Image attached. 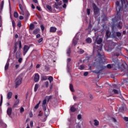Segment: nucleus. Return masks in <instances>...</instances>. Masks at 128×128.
Here are the masks:
<instances>
[{
  "mask_svg": "<svg viewBox=\"0 0 128 128\" xmlns=\"http://www.w3.org/2000/svg\"><path fill=\"white\" fill-rule=\"evenodd\" d=\"M126 108V105L124 104L120 108V110L121 112H122V110H124V108Z\"/></svg>",
  "mask_w": 128,
  "mask_h": 128,
  "instance_id": "25",
  "label": "nucleus"
},
{
  "mask_svg": "<svg viewBox=\"0 0 128 128\" xmlns=\"http://www.w3.org/2000/svg\"><path fill=\"white\" fill-rule=\"evenodd\" d=\"M24 1L22 0H21L19 4V8L20 10V14H22V16H24L25 18H28V16H30V12H28V11L26 10L24 12Z\"/></svg>",
  "mask_w": 128,
  "mask_h": 128,
  "instance_id": "4",
  "label": "nucleus"
},
{
  "mask_svg": "<svg viewBox=\"0 0 128 128\" xmlns=\"http://www.w3.org/2000/svg\"><path fill=\"white\" fill-rule=\"evenodd\" d=\"M112 92L115 94H118V90L113 89Z\"/></svg>",
  "mask_w": 128,
  "mask_h": 128,
  "instance_id": "32",
  "label": "nucleus"
},
{
  "mask_svg": "<svg viewBox=\"0 0 128 128\" xmlns=\"http://www.w3.org/2000/svg\"><path fill=\"white\" fill-rule=\"evenodd\" d=\"M17 26H18L19 28H20V26H22V22H18V23Z\"/></svg>",
  "mask_w": 128,
  "mask_h": 128,
  "instance_id": "54",
  "label": "nucleus"
},
{
  "mask_svg": "<svg viewBox=\"0 0 128 128\" xmlns=\"http://www.w3.org/2000/svg\"><path fill=\"white\" fill-rule=\"evenodd\" d=\"M2 24V16H0V28H1Z\"/></svg>",
  "mask_w": 128,
  "mask_h": 128,
  "instance_id": "42",
  "label": "nucleus"
},
{
  "mask_svg": "<svg viewBox=\"0 0 128 128\" xmlns=\"http://www.w3.org/2000/svg\"><path fill=\"white\" fill-rule=\"evenodd\" d=\"M43 40H44V39L42 38H40V39H39L38 40V42L39 44H40V42H42Z\"/></svg>",
  "mask_w": 128,
  "mask_h": 128,
  "instance_id": "51",
  "label": "nucleus"
},
{
  "mask_svg": "<svg viewBox=\"0 0 128 128\" xmlns=\"http://www.w3.org/2000/svg\"><path fill=\"white\" fill-rule=\"evenodd\" d=\"M116 36L120 37L122 36V33H120V32H116Z\"/></svg>",
  "mask_w": 128,
  "mask_h": 128,
  "instance_id": "40",
  "label": "nucleus"
},
{
  "mask_svg": "<svg viewBox=\"0 0 128 128\" xmlns=\"http://www.w3.org/2000/svg\"><path fill=\"white\" fill-rule=\"evenodd\" d=\"M58 2V6H61V4H62V1H60V0L58 2Z\"/></svg>",
  "mask_w": 128,
  "mask_h": 128,
  "instance_id": "53",
  "label": "nucleus"
},
{
  "mask_svg": "<svg viewBox=\"0 0 128 128\" xmlns=\"http://www.w3.org/2000/svg\"><path fill=\"white\" fill-rule=\"evenodd\" d=\"M40 80V75L38 74H35L34 76V81L35 82H38Z\"/></svg>",
  "mask_w": 128,
  "mask_h": 128,
  "instance_id": "11",
  "label": "nucleus"
},
{
  "mask_svg": "<svg viewBox=\"0 0 128 128\" xmlns=\"http://www.w3.org/2000/svg\"><path fill=\"white\" fill-rule=\"evenodd\" d=\"M12 26L14 28H16V22H14V20H12Z\"/></svg>",
  "mask_w": 128,
  "mask_h": 128,
  "instance_id": "33",
  "label": "nucleus"
},
{
  "mask_svg": "<svg viewBox=\"0 0 128 128\" xmlns=\"http://www.w3.org/2000/svg\"><path fill=\"white\" fill-rule=\"evenodd\" d=\"M88 72H85L84 74V76H88Z\"/></svg>",
  "mask_w": 128,
  "mask_h": 128,
  "instance_id": "50",
  "label": "nucleus"
},
{
  "mask_svg": "<svg viewBox=\"0 0 128 128\" xmlns=\"http://www.w3.org/2000/svg\"><path fill=\"white\" fill-rule=\"evenodd\" d=\"M30 47L28 45H24V48H23V54L24 56H26V52H28V50H30Z\"/></svg>",
  "mask_w": 128,
  "mask_h": 128,
  "instance_id": "10",
  "label": "nucleus"
},
{
  "mask_svg": "<svg viewBox=\"0 0 128 128\" xmlns=\"http://www.w3.org/2000/svg\"><path fill=\"white\" fill-rule=\"evenodd\" d=\"M93 40L96 42L98 44H100L102 42V39L98 38V36H95L93 37Z\"/></svg>",
  "mask_w": 128,
  "mask_h": 128,
  "instance_id": "8",
  "label": "nucleus"
},
{
  "mask_svg": "<svg viewBox=\"0 0 128 128\" xmlns=\"http://www.w3.org/2000/svg\"><path fill=\"white\" fill-rule=\"evenodd\" d=\"M22 78L20 76H18L16 78V85L15 88H18L20 84H22Z\"/></svg>",
  "mask_w": 128,
  "mask_h": 128,
  "instance_id": "6",
  "label": "nucleus"
},
{
  "mask_svg": "<svg viewBox=\"0 0 128 128\" xmlns=\"http://www.w3.org/2000/svg\"><path fill=\"white\" fill-rule=\"evenodd\" d=\"M18 62H20H20H22V58H20L18 60Z\"/></svg>",
  "mask_w": 128,
  "mask_h": 128,
  "instance_id": "55",
  "label": "nucleus"
},
{
  "mask_svg": "<svg viewBox=\"0 0 128 128\" xmlns=\"http://www.w3.org/2000/svg\"><path fill=\"white\" fill-rule=\"evenodd\" d=\"M78 42V37L76 36L73 39L72 44L74 46H76Z\"/></svg>",
  "mask_w": 128,
  "mask_h": 128,
  "instance_id": "13",
  "label": "nucleus"
},
{
  "mask_svg": "<svg viewBox=\"0 0 128 128\" xmlns=\"http://www.w3.org/2000/svg\"><path fill=\"white\" fill-rule=\"evenodd\" d=\"M70 110L71 112H76V108H74V106H71Z\"/></svg>",
  "mask_w": 128,
  "mask_h": 128,
  "instance_id": "34",
  "label": "nucleus"
},
{
  "mask_svg": "<svg viewBox=\"0 0 128 128\" xmlns=\"http://www.w3.org/2000/svg\"><path fill=\"white\" fill-rule=\"evenodd\" d=\"M116 26L118 28H119L120 30H122V22H119Z\"/></svg>",
  "mask_w": 128,
  "mask_h": 128,
  "instance_id": "12",
  "label": "nucleus"
},
{
  "mask_svg": "<svg viewBox=\"0 0 128 128\" xmlns=\"http://www.w3.org/2000/svg\"><path fill=\"white\" fill-rule=\"evenodd\" d=\"M86 42H88V44H90L92 42V38H88L86 39Z\"/></svg>",
  "mask_w": 128,
  "mask_h": 128,
  "instance_id": "28",
  "label": "nucleus"
},
{
  "mask_svg": "<svg viewBox=\"0 0 128 128\" xmlns=\"http://www.w3.org/2000/svg\"><path fill=\"white\" fill-rule=\"evenodd\" d=\"M17 50H18V46H16V45L14 50V52H16Z\"/></svg>",
  "mask_w": 128,
  "mask_h": 128,
  "instance_id": "56",
  "label": "nucleus"
},
{
  "mask_svg": "<svg viewBox=\"0 0 128 128\" xmlns=\"http://www.w3.org/2000/svg\"><path fill=\"white\" fill-rule=\"evenodd\" d=\"M40 34H38L36 36V38H40Z\"/></svg>",
  "mask_w": 128,
  "mask_h": 128,
  "instance_id": "58",
  "label": "nucleus"
},
{
  "mask_svg": "<svg viewBox=\"0 0 128 128\" xmlns=\"http://www.w3.org/2000/svg\"><path fill=\"white\" fill-rule=\"evenodd\" d=\"M70 88L71 92H74V86H72V84H70Z\"/></svg>",
  "mask_w": 128,
  "mask_h": 128,
  "instance_id": "29",
  "label": "nucleus"
},
{
  "mask_svg": "<svg viewBox=\"0 0 128 128\" xmlns=\"http://www.w3.org/2000/svg\"><path fill=\"white\" fill-rule=\"evenodd\" d=\"M87 14L88 16H90V9H87Z\"/></svg>",
  "mask_w": 128,
  "mask_h": 128,
  "instance_id": "49",
  "label": "nucleus"
},
{
  "mask_svg": "<svg viewBox=\"0 0 128 128\" xmlns=\"http://www.w3.org/2000/svg\"><path fill=\"white\" fill-rule=\"evenodd\" d=\"M78 68H79V70H84V65H81Z\"/></svg>",
  "mask_w": 128,
  "mask_h": 128,
  "instance_id": "39",
  "label": "nucleus"
},
{
  "mask_svg": "<svg viewBox=\"0 0 128 128\" xmlns=\"http://www.w3.org/2000/svg\"><path fill=\"white\" fill-rule=\"evenodd\" d=\"M24 112V108L22 107L20 109V112L22 114Z\"/></svg>",
  "mask_w": 128,
  "mask_h": 128,
  "instance_id": "45",
  "label": "nucleus"
},
{
  "mask_svg": "<svg viewBox=\"0 0 128 128\" xmlns=\"http://www.w3.org/2000/svg\"><path fill=\"white\" fill-rule=\"evenodd\" d=\"M12 92H9L7 94V98L10 100V98H12Z\"/></svg>",
  "mask_w": 128,
  "mask_h": 128,
  "instance_id": "15",
  "label": "nucleus"
},
{
  "mask_svg": "<svg viewBox=\"0 0 128 128\" xmlns=\"http://www.w3.org/2000/svg\"><path fill=\"white\" fill-rule=\"evenodd\" d=\"M92 24H90L88 28V30H92Z\"/></svg>",
  "mask_w": 128,
  "mask_h": 128,
  "instance_id": "44",
  "label": "nucleus"
},
{
  "mask_svg": "<svg viewBox=\"0 0 128 128\" xmlns=\"http://www.w3.org/2000/svg\"><path fill=\"white\" fill-rule=\"evenodd\" d=\"M124 120H126V122H128V117H124Z\"/></svg>",
  "mask_w": 128,
  "mask_h": 128,
  "instance_id": "59",
  "label": "nucleus"
},
{
  "mask_svg": "<svg viewBox=\"0 0 128 128\" xmlns=\"http://www.w3.org/2000/svg\"><path fill=\"white\" fill-rule=\"evenodd\" d=\"M40 28H41L42 32H44V25H41Z\"/></svg>",
  "mask_w": 128,
  "mask_h": 128,
  "instance_id": "46",
  "label": "nucleus"
},
{
  "mask_svg": "<svg viewBox=\"0 0 128 128\" xmlns=\"http://www.w3.org/2000/svg\"><path fill=\"white\" fill-rule=\"evenodd\" d=\"M116 10L117 11V16H116L114 19H112L113 22L116 21V22H118L120 20V15H118V12L122 10V7L120 6V2L116 1Z\"/></svg>",
  "mask_w": 128,
  "mask_h": 128,
  "instance_id": "5",
  "label": "nucleus"
},
{
  "mask_svg": "<svg viewBox=\"0 0 128 128\" xmlns=\"http://www.w3.org/2000/svg\"><path fill=\"white\" fill-rule=\"evenodd\" d=\"M112 50L114 48H116V50L112 52V58H118L120 56L122 55V51L120 50H122V48L120 46H118V44L114 42H112Z\"/></svg>",
  "mask_w": 128,
  "mask_h": 128,
  "instance_id": "3",
  "label": "nucleus"
},
{
  "mask_svg": "<svg viewBox=\"0 0 128 128\" xmlns=\"http://www.w3.org/2000/svg\"><path fill=\"white\" fill-rule=\"evenodd\" d=\"M94 52L97 50L98 56L95 58V62L100 64V66H102L104 64V62H103L104 58V52H102V46H97L96 48L94 46Z\"/></svg>",
  "mask_w": 128,
  "mask_h": 128,
  "instance_id": "1",
  "label": "nucleus"
},
{
  "mask_svg": "<svg viewBox=\"0 0 128 128\" xmlns=\"http://www.w3.org/2000/svg\"><path fill=\"white\" fill-rule=\"evenodd\" d=\"M34 24H31L30 25V30H34Z\"/></svg>",
  "mask_w": 128,
  "mask_h": 128,
  "instance_id": "27",
  "label": "nucleus"
},
{
  "mask_svg": "<svg viewBox=\"0 0 128 128\" xmlns=\"http://www.w3.org/2000/svg\"><path fill=\"white\" fill-rule=\"evenodd\" d=\"M40 66V64H38L36 66V68H38Z\"/></svg>",
  "mask_w": 128,
  "mask_h": 128,
  "instance_id": "64",
  "label": "nucleus"
},
{
  "mask_svg": "<svg viewBox=\"0 0 128 128\" xmlns=\"http://www.w3.org/2000/svg\"><path fill=\"white\" fill-rule=\"evenodd\" d=\"M4 1L2 0L0 4L1 10H2V8H4Z\"/></svg>",
  "mask_w": 128,
  "mask_h": 128,
  "instance_id": "36",
  "label": "nucleus"
},
{
  "mask_svg": "<svg viewBox=\"0 0 128 128\" xmlns=\"http://www.w3.org/2000/svg\"><path fill=\"white\" fill-rule=\"evenodd\" d=\"M14 18H18V14L16 12H14Z\"/></svg>",
  "mask_w": 128,
  "mask_h": 128,
  "instance_id": "30",
  "label": "nucleus"
},
{
  "mask_svg": "<svg viewBox=\"0 0 128 128\" xmlns=\"http://www.w3.org/2000/svg\"><path fill=\"white\" fill-rule=\"evenodd\" d=\"M82 119V115L80 114L78 116V120H81Z\"/></svg>",
  "mask_w": 128,
  "mask_h": 128,
  "instance_id": "52",
  "label": "nucleus"
},
{
  "mask_svg": "<svg viewBox=\"0 0 128 128\" xmlns=\"http://www.w3.org/2000/svg\"><path fill=\"white\" fill-rule=\"evenodd\" d=\"M72 60V59H70V58H68L67 59V66H68V64L69 62Z\"/></svg>",
  "mask_w": 128,
  "mask_h": 128,
  "instance_id": "47",
  "label": "nucleus"
},
{
  "mask_svg": "<svg viewBox=\"0 0 128 128\" xmlns=\"http://www.w3.org/2000/svg\"><path fill=\"white\" fill-rule=\"evenodd\" d=\"M44 86L46 88H48V86L50 85V83L46 81L44 83Z\"/></svg>",
  "mask_w": 128,
  "mask_h": 128,
  "instance_id": "35",
  "label": "nucleus"
},
{
  "mask_svg": "<svg viewBox=\"0 0 128 128\" xmlns=\"http://www.w3.org/2000/svg\"><path fill=\"white\" fill-rule=\"evenodd\" d=\"M32 8H33V10H34V8H36V7H34V5L33 4H32Z\"/></svg>",
  "mask_w": 128,
  "mask_h": 128,
  "instance_id": "63",
  "label": "nucleus"
},
{
  "mask_svg": "<svg viewBox=\"0 0 128 128\" xmlns=\"http://www.w3.org/2000/svg\"><path fill=\"white\" fill-rule=\"evenodd\" d=\"M38 88V84H36L34 88V92H36Z\"/></svg>",
  "mask_w": 128,
  "mask_h": 128,
  "instance_id": "31",
  "label": "nucleus"
},
{
  "mask_svg": "<svg viewBox=\"0 0 128 128\" xmlns=\"http://www.w3.org/2000/svg\"><path fill=\"white\" fill-rule=\"evenodd\" d=\"M71 68L68 67V65H67V72H70Z\"/></svg>",
  "mask_w": 128,
  "mask_h": 128,
  "instance_id": "41",
  "label": "nucleus"
},
{
  "mask_svg": "<svg viewBox=\"0 0 128 128\" xmlns=\"http://www.w3.org/2000/svg\"><path fill=\"white\" fill-rule=\"evenodd\" d=\"M36 8H37V10H40V11L41 10H40V6H36Z\"/></svg>",
  "mask_w": 128,
  "mask_h": 128,
  "instance_id": "61",
  "label": "nucleus"
},
{
  "mask_svg": "<svg viewBox=\"0 0 128 128\" xmlns=\"http://www.w3.org/2000/svg\"><path fill=\"white\" fill-rule=\"evenodd\" d=\"M30 126L32 127V126H34V122H32V121H31L30 122Z\"/></svg>",
  "mask_w": 128,
  "mask_h": 128,
  "instance_id": "57",
  "label": "nucleus"
},
{
  "mask_svg": "<svg viewBox=\"0 0 128 128\" xmlns=\"http://www.w3.org/2000/svg\"><path fill=\"white\" fill-rule=\"evenodd\" d=\"M48 80L50 84L52 82L54 81V78L52 76H50L48 78Z\"/></svg>",
  "mask_w": 128,
  "mask_h": 128,
  "instance_id": "26",
  "label": "nucleus"
},
{
  "mask_svg": "<svg viewBox=\"0 0 128 128\" xmlns=\"http://www.w3.org/2000/svg\"><path fill=\"white\" fill-rule=\"evenodd\" d=\"M2 126L4 128H6L8 126L6 125V124L4 123H2Z\"/></svg>",
  "mask_w": 128,
  "mask_h": 128,
  "instance_id": "43",
  "label": "nucleus"
},
{
  "mask_svg": "<svg viewBox=\"0 0 128 128\" xmlns=\"http://www.w3.org/2000/svg\"><path fill=\"white\" fill-rule=\"evenodd\" d=\"M94 126H98L100 124V122L97 120H94Z\"/></svg>",
  "mask_w": 128,
  "mask_h": 128,
  "instance_id": "19",
  "label": "nucleus"
},
{
  "mask_svg": "<svg viewBox=\"0 0 128 128\" xmlns=\"http://www.w3.org/2000/svg\"><path fill=\"white\" fill-rule=\"evenodd\" d=\"M56 32V28L52 26L50 28V32Z\"/></svg>",
  "mask_w": 128,
  "mask_h": 128,
  "instance_id": "18",
  "label": "nucleus"
},
{
  "mask_svg": "<svg viewBox=\"0 0 128 128\" xmlns=\"http://www.w3.org/2000/svg\"><path fill=\"white\" fill-rule=\"evenodd\" d=\"M40 101H39L38 103L34 106V108H36V110L38 108V106H40Z\"/></svg>",
  "mask_w": 128,
  "mask_h": 128,
  "instance_id": "37",
  "label": "nucleus"
},
{
  "mask_svg": "<svg viewBox=\"0 0 128 128\" xmlns=\"http://www.w3.org/2000/svg\"><path fill=\"white\" fill-rule=\"evenodd\" d=\"M46 10H48V12H52V6H50V5L46 4Z\"/></svg>",
  "mask_w": 128,
  "mask_h": 128,
  "instance_id": "17",
  "label": "nucleus"
},
{
  "mask_svg": "<svg viewBox=\"0 0 128 128\" xmlns=\"http://www.w3.org/2000/svg\"><path fill=\"white\" fill-rule=\"evenodd\" d=\"M20 102V100H17L14 103L12 108H16L18 106V104Z\"/></svg>",
  "mask_w": 128,
  "mask_h": 128,
  "instance_id": "16",
  "label": "nucleus"
},
{
  "mask_svg": "<svg viewBox=\"0 0 128 128\" xmlns=\"http://www.w3.org/2000/svg\"><path fill=\"white\" fill-rule=\"evenodd\" d=\"M78 54H84V50L82 49H79V50L78 51Z\"/></svg>",
  "mask_w": 128,
  "mask_h": 128,
  "instance_id": "24",
  "label": "nucleus"
},
{
  "mask_svg": "<svg viewBox=\"0 0 128 128\" xmlns=\"http://www.w3.org/2000/svg\"><path fill=\"white\" fill-rule=\"evenodd\" d=\"M112 61L114 64H108L106 66L108 68H112L114 70H116V68H120L123 66V64L120 62V60H118V58H116V60L113 58Z\"/></svg>",
  "mask_w": 128,
  "mask_h": 128,
  "instance_id": "2",
  "label": "nucleus"
},
{
  "mask_svg": "<svg viewBox=\"0 0 128 128\" xmlns=\"http://www.w3.org/2000/svg\"><path fill=\"white\" fill-rule=\"evenodd\" d=\"M9 66H10V62H8V61L5 66V68H4L5 70H8V68Z\"/></svg>",
  "mask_w": 128,
  "mask_h": 128,
  "instance_id": "21",
  "label": "nucleus"
},
{
  "mask_svg": "<svg viewBox=\"0 0 128 128\" xmlns=\"http://www.w3.org/2000/svg\"><path fill=\"white\" fill-rule=\"evenodd\" d=\"M38 32V29H36L34 32V34H36Z\"/></svg>",
  "mask_w": 128,
  "mask_h": 128,
  "instance_id": "38",
  "label": "nucleus"
},
{
  "mask_svg": "<svg viewBox=\"0 0 128 128\" xmlns=\"http://www.w3.org/2000/svg\"><path fill=\"white\" fill-rule=\"evenodd\" d=\"M12 108H8L7 110V114L8 116H12Z\"/></svg>",
  "mask_w": 128,
  "mask_h": 128,
  "instance_id": "14",
  "label": "nucleus"
},
{
  "mask_svg": "<svg viewBox=\"0 0 128 128\" xmlns=\"http://www.w3.org/2000/svg\"><path fill=\"white\" fill-rule=\"evenodd\" d=\"M19 48L22 50V42L19 41Z\"/></svg>",
  "mask_w": 128,
  "mask_h": 128,
  "instance_id": "48",
  "label": "nucleus"
},
{
  "mask_svg": "<svg viewBox=\"0 0 128 128\" xmlns=\"http://www.w3.org/2000/svg\"><path fill=\"white\" fill-rule=\"evenodd\" d=\"M70 47H69L68 50H67V52H66V54L67 56H70Z\"/></svg>",
  "mask_w": 128,
  "mask_h": 128,
  "instance_id": "20",
  "label": "nucleus"
},
{
  "mask_svg": "<svg viewBox=\"0 0 128 128\" xmlns=\"http://www.w3.org/2000/svg\"><path fill=\"white\" fill-rule=\"evenodd\" d=\"M122 4H124V2H126V0H121Z\"/></svg>",
  "mask_w": 128,
  "mask_h": 128,
  "instance_id": "62",
  "label": "nucleus"
},
{
  "mask_svg": "<svg viewBox=\"0 0 128 128\" xmlns=\"http://www.w3.org/2000/svg\"><path fill=\"white\" fill-rule=\"evenodd\" d=\"M48 80V76H43L41 77L42 80Z\"/></svg>",
  "mask_w": 128,
  "mask_h": 128,
  "instance_id": "23",
  "label": "nucleus"
},
{
  "mask_svg": "<svg viewBox=\"0 0 128 128\" xmlns=\"http://www.w3.org/2000/svg\"><path fill=\"white\" fill-rule=\"evenodd\" d=\"M94 12L96 16H100V9L96 6H94L93 7Z\"/></svg>",
  "mask_w": 128,
  "mask_h": 128,
  "instance_id": "9",
  "label": "nucleus"
},
{
  "mask_svg": "<svg viewBox=\"0 0 128 128\" xmlns=\"http://www.w3.org/2000/svg\"><path fill=\"white\" fill-rule=\"evenodd\" d=\"M46 100H48H48H50V98H48V97H46L44 99L42 104V107L44 110H46Z\"/></svg>",
  "mask_w": 128,
  "mask_h": 128,
  "instance_id": "7",
  "label": "nucleus"
},
{
  "mask_svg": "<svg viewBox=\"0 0 128 128\" xmlns=\"http://www.w3.org/2000/svg\"><path fill=\"white\" fill-rule=\"evenodd\" d=\"M110 30H107L106 32V36L107 37V38H110Z\"/></svg>",
  "mask_w": 128,
  "mask_h": 128,
  "instance_id": "22",
  "label": "nucleus"
},
{
  "mask_svg": "<svg viewBox=\"0 0 128 128\" xmlns=\"http://www.w3.org/2000/svg\"><path fill=\"white\" fill-rule=\"evenodd\" d=\"M19 20H24V16H20V17H19Z\"/></svg>",
  "mask_w": 128,
  "mask_h": 128,
  "instance_id": "60",
  "label": "nucleus"
}]
</instances>
